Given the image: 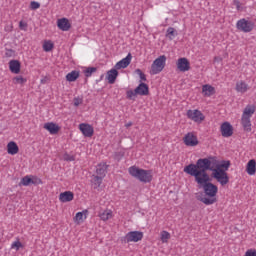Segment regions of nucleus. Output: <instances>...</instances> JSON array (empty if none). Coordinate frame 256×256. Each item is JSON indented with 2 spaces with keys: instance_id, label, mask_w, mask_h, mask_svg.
I'll use <instances>...</instances> for the list:
<instances>
[{
  "instance_id": "nucleus-4",
  "label": "nucleus",
  "mask_w": 256,
  "mask_h": 256,
  "mask_svg": "<svg viewBox=\"0 0 256 256\" xmlns=\"http://www.w3.org/2000/svg\"><path fill=\"white\" fill-rule=\"evenodd\" d=\"M166 61L167 57H165V55L156 58L151 65L150 75H159V73L165 69Z\"/></svg>"
},
{
  "instance_id": "nucleus-16",
  "label": "nucleus",
  "mask_w": 256,
  "mask_h": 256,
  "mask_svg": "<svg viewBox=\"0 0 256 256\" xmlns=\"http://www.w3.org/2000/svg\"><path fill=\"white\" fill-rule=\"evenodd\" d=\"M73 199H75V194L71 191H65L59 194L60 203H70Z\"/></svg>"
},
{
  "instance_id": "nucleus-32",
  "label": "nucleus",
  "mask_w": 256,
  "mask_h": 256,
  "mask_svg": "<svg viewBox=\"0 0 256 256\" xmlns=\"http://www.w3.org/2000/svg\"><path fill=\"white\" fill-rule=\"evenodd\" d=\"M11 249H13L14 251H19V249H23V243H21V241L19 240H16L12 242Z\"/></svg>"
},
{
  "instance_id": "nucleus-2",
  "label": "nucleus",
  "mask_w": 256,
  "mask_h": 256,
  "mask_svg": "<svg viewBox=\"0 0 256 256\" xmlns=\"http://www.w3.org/2000/svg\"><path fill=\"white\" fill-rule=\"evenodd\" d=\"M129 175L140 181V183H151L153 181V170H145L137 166L128 169Z\"/></svg>"
},
{
  "instance_id": "nucleus-30",
  "label": "nucleus",
  "mask_w": 256,
  "mask_h": 256,
  "mask_svg": "<svg viewBox=\"0 0 256 256\" xmlns=\"http://www.w3.org/2000/svg\"><path fill=\"white\" fill-rule=\"evenodd\" d=\"M175 35H177V31H175V28L169 27L167 29L166 37H168L170 41H173V39H175Z\"/></svg>"
},
{
  "instance_id": "nucleus-10",
  "label": "nucleus",
  "mask_w": 256,
  "mask_h": 256,
  "mask_svg": "<svg viewBox=\"0 0 256 256\" xmlns=\"http://www.w3.org/2000/svg\"><path fill=\"white\" fill-rule=\"evenodd\" d=\"M89 215V210L85 209L82 212H77L76 215L73 217V222L75 225H82L85 223L87 217Z\"/></svg>"
},
{
  "instance_id": "nucleus-31",
  "label": "nucleus",
  "mask_w": 256,
  "mask_h": 256,
  "mask_svg": "<svg viewBox=\"0 0 256 256\" xmlns=\"http://www.w3.org/2000/svg\"><path fill=\"white\" fill-rule=\"evenodd\" d=\"M103 177L102 176H93L92 183L95 185V187H101V183H103Z\"/></svg>"
},
{
  "instance_id": "nucleus-37",
  "label": "nucleus",
  "mask_w": 256,
  "mask_h": 256,
  "mask_svg": "<svg viewBox=\"0 0 256 256\" xmlns=\"http://www.w3.org/2000/svg\"><path fill=\"white\" fill-rule=\"evenodd\" d=\"M32 185H41L43 181L37 176H30Z\"/></svg>"
},
{
  "instance_id": "nucleus-44",
  "label": "nucleus",
  "mask_w": 256,
  "mask_h": 256,
  "mask_svg": "<svg viewBox=\"0 0 256 256\" xmlns=\"http://www.w3.org/2000/svg\"><path fill=\"white\" fill-rule=\"evenodd\" d=\"M4 31H6L7 33H11V31H13V24L6 25Z\"/></svg>"
},
{
  "instance_id": "nucleus-36",
  "label": "nucleus",
  "mask_w": 256,
  "mask_h": 256,
  "mask_svg": "<svg viewBox=\"0 0 256 256\" xmlns=\"http://www.w3.org/2000/svg\"><path fill=\"white\" fill-rule=\"evenodd\" d=\"M74 107H79V105H83V97L77 96L73 99Z\"/></svg>"
},
{
  "instance_id": "nucleus-26",
  "label": "nucleus",
  "mask_w": 256,
  "mask_h": 256,
  "mask_svg": "<svg viewBox=\"0 0 256 256\" xmlns=\"http://www.w3.org/2000/svg\"><path fill=\"white\" fill-rule=\"evenodd\" d=\"M107 174V164H99L96 167V175L98 177L105 178V175Z\"/></svg>"
},
{
  "instance_id": "nucleus-29",
  "label": "nucleus",
  "mask_w": 256,
  "mask_h": 256,
  "mask_svg": "<svg viewBox=\"0 0 256 256\" xmlns=\"http://www.w3.org/2000/svg\"><path fill=\"white\" fill-rule=\"evenodd\" d=\"M12 82L14 85H25V83H27V78H24L23 76H15L12 79Z\"/></svg>"
},
{
  "instance_id": "nucleus-8",
  "label": "nucleus",
  "mask_w": 256,
  "mask_h": 256,
  "mask_svg": "<svg viewBox=\"0 0 256 256\" xmlns=\"http://www.w3.org/2000/svg\"><path fill=\"white\" fill-rule=\"evenodd\" d=\"M183 141L187 147H197V145H199V139H197V135L192 132L187 133L184 136Z\"/></svg>"
},
{
  "instance_id": "nucleus-7",
  "label": "nucleus",
  "mask_w": 256,
  "mask_h": 256,
  "mask_svg": "<svg viewBox=\"0 0 256 256\" xmlns=\"http://www.w3.org/2000/svg\"><path fill=\"white\" fill-rule=\"evenodd\" d=\"M236 27L243 33H251V30L255 27V24H253L251 21H247L245 18H242L237 21Z\"/></svg>"
},
{
  "instance_id": "nucleus-6",
  "label": "nucleus",
  "mask_w": 256,
  "mask_h": 256,
  "mask_svg": "<svg viewBox=\"0 0 256 256\" xmlns=\"http://www.w3.org/2000/svg\"><path fill=\"white\" fill-rule=\"evenodd\" d=\"M143 240V232L130 231L124 236L125 243H139Z\"/></svg>"
},
{
  "instance_id": "nucleus-3",
  "label": "nucleus",
  "mask_w": 256,
  "mask_h": 256,
  "mask_svg": "<svg viewBox=\"0 0 256 256\" xmlns=\"http://www.w3.org/2000/svg\"><path fill=\"white\" fill-rule=\"evenodd\" d=\"M255 105H247L241 116V125L247 133H251V117L255 115Z\"/></svg>"
},
{
  "instance_id": "nucleus-45",
  "label": "nucleus",
  "mask_w": 256,
  "mask_h": 256,
  "mask_svg": "<svg viewBox=\"0 0 256 256\" xmlns=\"http://www.w3.org/2000/svg\"><path fill=\"white\" fill-rule=\"evenodd\" d=\"M234 3L236 5L237 10L240 11L241 10V3L239 1H237V0H235Z\"/></svg>"
},
{
  "instance_id": "nucleus-25",
  "label": "nucleus",
  "mask_w": 256,
  "mask_h": 256,
  "mask_svg": "<svg viewBox=\"0 0 256 256\" xmlns=\"http://www.w3.org/2000/svg\"><path fill=\"white\" fill-rule=\"evenodd\" d=\"M80 75L81 73L77 70L71 71L66 75V81H68L69 83H73L77 81Z\"/></svg>"
},
{
  "instance_id": "nucleus-11",
  "label": "nucleus",
  "mask_w": 256,
  "mask_h": 256,
  "mask_svg": "<svg viewBox=\"0 0 256 256\" xmlns=\"http://www.w3.org/2000/svg\"><path fill=\"white\" fill-rule=\"evenodd\" d=\"M222 137H231L233 135V125L229 122H223L220 126Z\"/></svg>"
},
{
  "instance_id": "nucleus-40",
  "label": "nucleus",
  "mask_w": 256,
  "mask_h": 256,
  "mask_svg": "<svg viewBox=\"0 0 256 256\" xmlns=\"http://www.w3.org/2000/svg\"><path fill=\"white\" fill-rule=\"evenodd\" d=\"M27 27H28L27 22H23V21L19 22V29H21V31H27Z\"/></svg>"
},
{
  "instance_id": "nucleus-28",
  "label": "nucleus",
  "mask_w": 256,
  "mask_h": 256,
  "mask_svg": "<svg viewBox=\"0 0 256 256\" xmlns=\"http://www.w3.org/2000/svg\"><path fill=\"white\" fill-rule=\"evenodd\" d=\"M170 239H171V233L165 230L160 232V241L162 243H169Z\"/></svg>"
},
{
  "instance_id": "nucleus-22",
  "label": "nucleus",
  "mask_w": 256,
  "mask_h": 256,
  "mask_svg": "<svg viewBox=\"0 0 256 256\" xmlns=\"http://www.w3.org/2000/svg\"><path fill=\"white\" fill-rule=\"evenodd\" d=\"M202 95L204 97H212V95H215V87L211 86L210 84L203 85Z\"/></svg>"
},
{
  "instance_id": "nucleus-9",
  "label": "nucleus",
  "mask_w": 256,
  "mask_h": 256,
  "mask_svg": "<svg viewBox=\"0 0 256 256\" xmlns=\"http://www.w3.org/2000/svg\"><path fill=\"white\" fill-rule=\"evenodd\" d=\"M178 71L181 73H187L191 69V63L187 58H179L176 62Z\"/></svg>"
},
{
  "instance_id": "nucleus-34",
  "label": "nucleus",
  "mask_w": 256,
  "mask_h": 256,
  "mask_svg": "<svg viewBox=\"0 0 256 256\" xmlns=\"http://www.w3.org/2000/svg\"><path fill=\"white\" fill-rule=\"evenodd\" d=\"M95 71H97V68L95 67L87 68L86 70H84L85 77H91L93 73H95Z\"/></svg>"
},
{
  "instance_id": "nucleus-46",
  "label": "nucleus",
  "mask_w": 256,
  "mask_h": 256,
  "mask_svg": "<svg viewBox=\"0 0 256 256\" xmlns=\"http://www.w3.org/2000/svg\"><path fill=\"white\" fill-rule=\"evenodd\" d=\"M133 125V122H127L126 124H125V127L127 128V129H129V127H131Z\"/></svg>"
},
{
  "instance_id": "nucleus-18",
  "label": "nucleus",
  "mask_w": 256,
  "mask_h": 256,
  "mask_svg": "<svg viewBox=\"0 0 256 256\" xmlns=\"http://www.w3.org/2000/svg\"><path fill=\"white\" fill-rule=\"evenodd\" d=\"M57 27L61 31H69L71 29V23L69 22V19L67 18H61L57 21Z\"/></svg>"
},
{
  "instance_id": "nucleus-23",
  "label": "nucleus",
  "mask_w": 256,
  "mask_h": 256,
  "mask_svg": "<svg viewBox=\"0 0 256 256\" xmlns=\"http://www.w3.org/2000/svg\"><path fill=\"white\" fill-rule=\"evenodd\" d=\"M98 217H100L101 221H109V219H113V210L105 209L99 212Z\"/></svg>"
},
{
  "instance_id": "nucleus-33",
  "label": "nucleus",
  "mask_w": 256,
  "mask_h": 256,
  "mask_svg": "<svg viewBox=\"0 0 256 256\" xmlns=\"http://www.w3.org/2000/svg\"><path fill=\"white\" fill-rule=\"evenodd\" d=\"M20 185H23L24 187H29V185H32L31 176L23 177L20 181Z\"/></svg>"
},
{
  "instance_id": "nucleus-41",
  "label": "nucleus",
  "mask_w": 256,
  "mask_h": 256,
  "mask_svg": "<svg viewBox=\"0 0 256 256\" xmlns=\"http://www.w3.org/2000/svg\"><path fill=\"white\" fill-rule=\"evenodd\" d=\"M126 95H127L128 99H133V97H135L137 95V93H135V90L134 91L133 90H128L126 92Z\"/></svg>"
},
{
  "instance_id": "nucleus-24",
  "label": "nucleus",
  "mask_w": 256,
  "mask_h": 256,
  "mask_svg": "<svg viewBox=\"0 0 256 256\" xmlns=\"http://www.w3.org/2000/svg\"><path fill=\"white\" fill-rule=\"evenodd\" d=\"M7 153L8 155H17L19 153V146L14 141H11L7 144Z\"/></svg>"
},
{
  "instance_id": "nucleus-38",
  "label": "nucleus",
  "mask_w": 256,
  "mask_h": 256,
  "mask_svg": "<svg viewBox=\"0 0 256 256\" xmlns=\"http://www.w3.org/2000/svg\"><path fill=\"white\" fill-rule=\"evenodd\" d=\"M39 7H41V4H39V2L32 1V2L30 3V8H31L33 11L39 9Z\"/></svg>"
},
{
  "instance_id": "nucleus-17",
  "label": "nucleus",
  "mask_w": 256,
  "mask_h": 256,
  "mask_svg": "<svg viewBox=\"0 0 256 256\" xmlns=\"http://www.w3.org/2000/svg\"><path fill=\"white\" fill-rule=\"evenodd\" d=\"M117 77H119V72L117 71L116 68L111 69L106 73V80L110 85H113L115 81H117Z\"/></svg>"
},
{
  "instance_id": "nucleus-21",
  "label": "nucleus",
  "mask_w": 256,
  "mask_h": 256,
  "mask_svg": "<svg viewBox=\"0 0 256 256\" xmlns=\"http://www.w3.org/2000/svg\"><path fill=\"white\" fill-rule=\"evenodd\" d=\"M246 173L250 176H253L256 174V160L251 159L246 164Z\"/></svg>"
},
{
  "instance_id": "nucleus-20",
  "label": "nucleus",
  "mask_w": 256,
  "mask_h": 256,
  "mask_svg": "<svg viewBox=\"0 0 256 256\" xmlns=\"http://www.w3.org/2000/svg\"><path fill=\"white\" fill-rule=\"evenodd\" d=\"M249 84H247L245 81L240 80L238 82H236V87L235 90L237 91V93H247V91H249Z\"/></svg>"
},
{
  "instance_id": "nucleus-5",
  "label": "nucleus",
  "mask_w": 256,
  "mask_h": 256,
  "mask_svg": "<svg viewBox=\"0 0 256 256\" xmlns=\"http://www.w3.org/2000/svg\"><path fill=\"white\" fill-rule=\"evenodd\" d=\"M186 115L190 121L198 123V125L201 124L202 121H205V115L198 109L188 110Z\"/></svg>"
},
{
  "instance_id": "nucleus-12",
  "label": "nucleus",
  "mask_w": 256,
  "mask_h": 256,
  "mask_svg": "<svg viewBox=\"0 0 256 256\" xmlns=\"http://www.w3.org/2000/svg\"><path fill=\"white\" fill-rule=\"evenodd\" d=\"M79 129L84 137H93V133H95V130L91 124L81 123L79 124Z\"/></svg>"
},
{
  "instance_id": "nucleus-13",
  "label": "nucleus",
  "mask_w": 256,
  "mask_h": 256,
  "mask_svg": "<svg viewBox=\"0 0 256 256\" xmlns=\"http://www.w3.org/2000/svg\"><path fill=\"white\" fill-rule=\"evenodd\" d=\"M44 129L50 133V135H57L61 131V126L54 122H47L44 124Z\"/></svg>"
},
{
  "instance_id": "nucleus-14",
  "label": "nucleus",
  "mask_w": 256,
  "mask_h": 256,
  "mask_svg": "<svg viewBox=\"0 0 256 256\" xmlns=\"http://www.w3.org/2000/svg\"><path fill=\"white\" fill-rule=\"evenodd\" d=\"M131 59H133V56L129 53L125 58L115 64V69H127L131 65Z\"/></svg>"
},
{
  "instance_id": "nucleus-35",
  "label": "nucleus",
  "mask_w": 256,
  "mask_h": 256,
  "mask_svg": "<svg viewBox=\"0 0 256 256\" xmlns=\"http://www.w3.org/2000/svg\"><path fill=\"white\" fill-rule=\"evenodd\" d=\"M135 73H136V75L139 76L140 81H147V76H145V73H143V71H141V69H136Z\"/></svg>"
},
{
  "instance_id": "nucleus-42",
  "label": "nucleus",
  "mask_w": 256,
  "mask_h": 256,
  "mask_svg": "<svg viewBox=\"0 0 256 256\" xmlns=\"http://www.w3.org/2000/svg\"><path fill=\"white\" fill-rule=\"evenodd\" d=\"M244 256H256V250L255 249H248Z\"/></svg>"
},
{
  "instance_id": "nucleus-1",
  "label": "nucleus",
  "mask_w": 256,
  "mask_h": 256,
  "mask_svg": "<svg viewBox=\"0 0 256 256\" xmlns=\"http://www.w3.org/2000/svg\"><path fill=\"white\" fill-rule=\"evenodd\" d=\"M231 162L229 160L219 161L217 157L210 156L208 158H200L196 164H189L184 167V173L194 177L195 182L199 187H203L205 197L201 198V202L204 205H213L217 203V193H219V187L211 183V176L207 171L212 172V177L222 187L229 184V168Z\"/></svg>"
},
{
  "instance_id": "nucleus-39",
  "label": "nucleus",
  "mask_w": 256,
  "mask_h": 256,
  "mask_svg": "<svg viewBox=\"0 0 256 256\" xmlns=\"http://www.w3.org/2000/svg\"><path fill=\"white\" fill-rule=\"evenodd\" d=\"M63 159H64V161H74L75 160V156L65 153L63 155Z\"/></svg>"
},
{
  "instance_id": "nucleus-27",
  "label": "nucleus",
  "mask_w": 256,
  "mask_h": 256,
  "mask_svg": "<svg viewBox=\"0 0 256 256\" xmlns=\"http://www.w3.org/2000/svg\"><path fill=\"white\" fill-rule=\"evenodd\" d=\"M43 51L46 53H49V51H53V48L55 47V44H53V41L51 40H46L43 42Z\"/></svg>"
},
{
  "instance_id": "nucleus-43",
  "label": "nucleus",
  "mask_w": 256,
  "mask_h": 256,
  "mask_svg": "<svg viewBox=\"0 0 256 256\" xmlns=\"http://www.w3.org/2000/svg\"><path fill=\"white\" fill-rule=\"evenodd\" d=\"M6 57H15V52L13 49H7L5 52Z\"/></svg>"
},
{
  "instance_id": "nucleus-19",
  "label": "nucleus",
  "mask_w": 256,
  "mask_h": 256,
  "mask_svg": "<svg viewBox=\"0 0 256 256\" xmlns=\"http://www.w3.org/2000/svg\"><path fill=\"white\" fill-rule=\"evenodd\" d=\"M135 93L137 95L145 96L149 95V86L143 82H141L136 88Z\"/></svg>"
},
{
  "instance_id": "nucleus-15",
  "label": "nucleus",
  "mask_w": 256,
  "mask_h": 256,
  "mask_svg": "<svg viewBox=\"0 0 256 256\" xmlns=\"http://www.w3.org/2000/svg\"><path fill=\"white\" fill-rule=\"evenodd\" d=\"M8 65L11 73H14V75L21 73V62L19 60H10Z\"/></svg>"
}]
</instances>
